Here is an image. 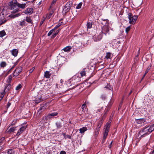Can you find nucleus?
Masks as SVG:
<instances>
[{"label": "nucleus", "instance_id": "obj_1", "mask_svg": "<svg viewBox=\"0 0 154 154\" xmlns=\"http://www.w3.org/2000/svg\"><path fill=\"white\" fill-rule=\"evenodd\" d=\"M154 130V124L151 126H148L143 128L139 132V134L141 135L140 137H143L145 135L149 134Z\"/></svg>", "mask_w": 154, "mask_h": 154}, {"label": "nucleus", "instance_id": "obj_2", "mask_svg": "<svg viewBox=\"0 0 154 154\" xmlns=\"http://www.w3.org/2000/svg\"><path fill=\"white\" fill-rule=\"evenodd\" d=\"M8 7L12 11L11 13H16L20 11L17 6V0H12L8 4Z\"/></svg>", "mask_w": 154, "mask_h": 154}, {"label": "nucleus", "instance_id": "obj_3", "mask_svg": "<svg viewBox=\"0 0 154 154\" xmlns=\"http://www.w3.org/2000/svg\"><path fill=\"white\" fill-rule=\"evenodd\" d=\"M111 121L109 120L108 122H107L106 125L104 127V129H105L103 133V139L102 141V143H104L105 141L109 132V130L110 127V123Z\"/></svg>", "mask_w": 154, "mask_h": 154}, {"label": "nucleus", "instance_id": "obj_4", "mask_svg": "<svg viewBox=\"0 0 154 154\" xmlns=\"http://www.w3.org/2000/svg\"><path fill=\"white\" fill-rule=\"evenodd\" d=\"M57 115V113L54 112L48 114L46 116L43 117L42 121L43 123H46L47 121L49 119H51L54 116H56Z\"/></svg>", "mask_w": 154, "mask_h": 154}, {"label": "nucleus", "instance_id": "obj_5", "mask_svg": "<svg viewBox=\"0 0 154 154\" xmlns=\"http://www.w3.org/2000/svg\"><path fill=\"white\" fill-rule=\"evenodd\" d=\"M138 18V16L136 15L134 16L132 14L129 13L128 14V18L129 20V23L131 24H134Z\"/></svg>", "mask_w": 154, "mask_h": 154}, {"label": "nucleus", "instance_id": "obj_6", "mask_svg": "<svg viewBox=\"0 0 154 154\" xmlns=\"http://www.w3.org/2000/svg\"><path fill=\"white\" fill-rule=\"evenodd\" d=\"M102 37V33L95 34L93 37V39L94 42L99 41Z\"/></svg>", "mask_w": 154, "mask_h": 154}, {"label": "nucleus", "instance_id": "obj_7", "mask_svg": "<svg viewBox=\"0 0 154 154\" xmlns=\"http://www.w3.org/2000/svg\"><path fill=\"white\" fill-rule=\"evenodd\" d=\"M7 21V20L5 18L4 14L1 13L0 14V26L5 23Z\"/></svg>", "mask_w": 154, "mask_h": 154}, {"label": "nucleus", "instance_id": "obj_8", "mask_svg": "<svg viewBox=\"0 0 154 154\" xmlns=\"http://www.w3.org/2000/svg\"><path fill=\"white\" fill-rule=\"evenodd\" d=\"M46 108V106L45 103H43L41 105V107L38 111L39 114L41 113L44 111Z\"/></svg>", "mask_w": 154, "mask_h": 154}, {"label": "nucleus", "instance_id": "obj_9", "mask_svg": "<svg viewBox=\"0 0 154 154\" xmlns=\"http://www.w3.org/2000/svg\"><path fill=\"white\" fill-rule=\"evenodd\" d=\"M26 126H23L20 128L19 130L17 132L16 134V135L19 136L25 130L26 128Z\"/></svg>", "mask_w": 154, "mask_h": 154}, {"label": "nucleus", "instance_id": "obj_10", "mask_svg": "<svg viewBox=\"0 0 154 154\" xmlns=\"http://www.w3.org/2000/svg\"><path fill=\"white\" fill-rule=\"evenodd\" d=\"M33 12V9L32 8H28L24 11V13L26 14L30 15Z\"/></svg>", "mask_w": 154, "mask_h": 154}, {"label": "nucleus", "instance_id": "obj_11", "mask_svg": "<svg viewBox=\"0 0 154 154\" xmlns=\"http://www.w3.org/2000/svg\"><path fill=\"white\" fill-rule=\"evenodd\" d=\"M70 9V4L68 3H67L64 6V7L63 8V10L65 13H66Z\"/></svg>", "mask_w": 154, "mask_h": 154}, {"label": "nucleus", "instance_id": "obj_12", "mask_svg": "<svg viewBox=\"0 0 154 154\" xmlns=\"http://www.w3.org/2000/svg\"><path fill=\"white\" fill-rule=\"evenodd\" d=\"M14 13H11V14L8 16V17L12 18H14L15 17H18L21 15L20 13H17V14H14Z\"/></svg>", "mask_w": 154, "mask_h": 154}, {"label": "nucleus", "instance_id": "obj_13", "mask_svg": "<svg viewBox=\"0 0 154 154\" xmlns=\"http://www.w3.org/2000/svg\"><path fill=\"white\" fill-rule=\"evenodd\" d=\"M17 6L18 7V8H21L22 9H24L26 7V4L25 3L24 4H20L18 3L17 1Z\"/></svg>", "mask_w": 154, "mask_h": 154}, {"label": "nucleus", "instance_id": "obj_14", "mask_svg": "<svg viewBox=\"0 0 154 154\" xmlns=\"http://www.w3.org/2000/svg\"><path fill=\"white\" fill-rule=\"evenodd\" d=\"M100 128L97 126L96 128L95 129L94 132L95 137H97L99 133Z\"/></svg>", "mask_w": 154, "mask_h": 154}, {"label": "nucleus", "instance_id": "obj_15", "mask_svg": "<svg viewBox=\"0 0 154 154\" xmlns=\"http://www.w3.org/2000/svg\"><path fill=\"white\" fill-rule=\"evenodd\" d=\"M87 130V128L86 127H84L81 128H80L79 129L80 133L84 134L85 132Z\"/></svg>", "mask_w": 154, "mask_h": 154}, {"label": "nucleus", "instance_id": "obj_16", "mask_svg": "<svg viewBox=\"0 0 154 154\" xmlns=\"http://www.w3.org/2000/svg\"><path fill=\"white\" fill-rule=\"evenodd\" d=\"M12 55L14 57H16L18 54V51L17 49H14L11 51Z\"/></svg>", "mask_w": 154, "mask_h": 154}, {"label": "nucleus", "instance_id": "obj_17", "mask_svg": "<svg viewBox=\"0 0 154 154\" xmlns=\"http://www.w3.org/2000/svg\"><path fill=\"white\" fill-rule=\"evenodd\" d=\"M109 31V28L106 26H105L103 29L102 32L106 34V33L108 32Z\"/></svg>", "mask_w": 154, "mask_h": 154}, {"label": "nucleus", "instance_id": "obj_18", "mask_svg": "<svg viewBox=\"0 0 154 154\" xmlns=\"http://www.w3.org/2000/svg\"><path fill=\"white\" fill-rule=\"evenodd\" d=\"M51 74L48 71H46L44 74V77L46 78H49L51 76Z\"/></svg>", "mask_w": 154, "mask_h": 154}, {"label": "nucleus", "instance_id": "obj_19", "mask_svg": "<svg viewBox=\"0 0 154 154\" xmlns=\"http://www.w3.org/2000/svg\"><path fill=\"white\" fill-rule=\"evenodd\" d=\"M22 70V67L21 66H19L16 69L15 71H16V73L20 74Z\"/></svg>", "mask_w": 154, "mask_h": 154}, {"label": "nucleus", "instance_id": "obj_20", "mask_svg": "<svg viewBox=\"0 0 154 154\" xmlns=\"http://www.w3.org/2000/svg\"><path fill=\"white\" fill-rule=\"evenodd\" d=\"M72 48V47L70 46H68L64 48L63 50L64 51L66 52H69Z\"/></svg>", "mask_w": 154, "mask_h": 154}, {"label": "nucleus", "instance_id": "obj_21", "mask_svg": "<svg viewBox=\"0 0 154 154\" xmlns=\"http://www.w3.org/2000/svg\"><path fill=\"white\" fill-rule=\"evenodd\" d=\"M145 121V120L144 118L138 119H137V122L138 123L141 124L144 122Z\"/></svg>", "mask_w": 154, "mask_h": 154}, {"label": "nucleus", "instance_id": "obj_22", "mask_svg": "<svg viewBox=\"0 0 154 154\" xmlns=\"http://www.w3.org/2000/svg\"><path fill=\"white\" fill-rule=\"evenodd\" d=\"M7 65V64L5 61H2L0 63V66L2 68H4Z\"/></svg>", "mask_w": 154, "mask_h": 154}, {"label": "nucleus", "instance_id": "obj_23", "mask_svg": "<svg viewBox=\"0 0 154 154\" xmlns=\"http://www.w3.org/2000/svg\"><path fill=\"white\" fill-rule=\"evenodd\" d=\"M6 35V32L4 30L0 31V37H2Z\"/></svg>", "mask_w": 154, "mask_h": 154}, {"label": "nucleus", "instance_id": "obj_24", "mask_svg": "<svg viewBox=\"0 0 154 154\" xmlns=\"http://www.w3.org/2000/svg\"><path fill=\"white\" fill-rule=\"evenodd\" d=\"M56 125L57 127V128H60L62 127V125L60 122H57L56 123Z\"/></svg>", "mask_w": 154, "mask_h": 154}, {"label": "nucleus", "instance_id": "obj_25", "mask_svg": "<svg viewBox=\"0 0 154 154\" xmlns=\"http://www.w3.org/2000/svg\"><path fill=\"white\" fill-rule=\"evenodd\" d=\"M26 21L24 20L20 21L19 23V25L21 26H25L26 24Z\"/></svg>", "mask_w": 154, "mask_h": 154}, {"label": "nucleus", "instance_id": "obj_26", "mask_svg": "<svg viewBox=\"0 0 154 154\" xmlns=\"http://www.w3.org/2000/svg\"><path fill=\"white\" fill-rule=\"evenodd\" d=\"M26 21L29 23H32V20L31 18L30 17H26Z\"/></svg>", "mask_w": 154, "mask_h": 154}, {"label": "nucleus", "instance_id": "obj_27", "mask_svg": "<svg viewBox=\"0 0 154 154\" xmlns=\"http://www.w3.org/2000/svg\"><path fill=\"white\" fill-rule=\"evenodd\" d=\"M80 74L81 75V76L82 77L83 76L86 75V72L83 69L82 71H81L80 72Z\"/></svg>", "mask_w": 154, "mask_h": 154}, {"label": "nucleus", "instance_id": "obj_28", "mask_svg": "<svg viewBox=\"0 0 154 154\" xmlns=\"http://www.w3.org/2000/svg\"><path fill=\"white\" fill-rule=\"evenodd\" d=\"M112 56V54L110 53H106L105 57L106 59H110L111 57Z\"/></svg>", "mask_w": 154, "mask_h": 154}, {"label": "nucleus", "instance_id": "obj_29", "mask_svg": "<svg viewBox=\"0 0 154 154\" xmlns=\"http://www.w3.org/2000/svg\"><path fill=\"white\" fill-rule=\"evenodd\" d=\"M53 13V11H51L49 13V14H47L46 16V18L48 19H50Z\"/></svg>", "mask_w": 154, "mask_h": 154}, {"label": "nucleus", "instance_id": "obj_30", "mask_svg": "<svg viewBox=\"0 0 154 154\" xmlns=\"http://www.w3.org/2000/svg\"><path fill=\"white\" fill-rule=\"evenodd\" d=\"M12 79V77L11 75H9L8 77V78L7 81L8 82V83H9L11 82V81Z\"/></svg>", "mask_w": 154, "mask_h": 154}, {"label": "nucleus", "instance_id": "obj_31", "mask_svg": "<svg viewBox=\"0 0 154 154\" xmlns=\"http://www.w3.org/2000/svg\"><path fill=\"white\" fill-rule=\"evenodd\" d=\"M82 4V2L79 3L76 7V8L77 9H80L81 8Z\"/></svg>", "mask_w": 154, "mask_h": 154}, {"label": "nucleus", "instance_id": "obj_32", "mask_svg": "<svg viewBox=\"0 0 154 154\" xmlns=\"http://www.w3.org/2000/svg\"><path fill=\"white\" fill-rule=\"evenodd\" d=\"M60 30L58 29L57 30L56 32L51 37V38H54L57 35V33H58V32H59Z\"/></svg>", "mask_w": 154, "mask_h": 154}, {"label": "nucleus", "instance_id": "obj_33", "mask_svg": "<svg viewBox=\"0 0 154 154\" xmlns=\"http://www.w3.org/2000/svg\"><path fill=\"white\" fill-rule=\"evenodd\" d=\"M55 30L54 29H52L51 30L48 34V36H50L53 33V32Z\"/></svg>", "mask_w": 154, "mask_h": 154}, {"label": "nucleus", "instance_id": "obj_34", "mask_svg": "<svg viewBox=\"0 0 154 154\" xmlns=\"http://www.w3.org/2000/svg\"><path fill=\"white\" fill-rule=\"evenodd\" d=\"M8 154H13L14 153L13 150L11 149H9L7 152Z\"/></svg>", "mask_w": 154, "mask_h": 154}, {"label": "nucleus", "instance_id": "obj_35", "mask_svg": "<svg viewBox=\"0 0 154 154\" xmlns=\"http://www.w3.org/2000/svg\"><path fill=\"white\" fill-rule=\"evenodd\" d=\"M22 87V85L21 84H19L16 88V90L17 91L19 90Z\"/></svg>", "mask_w": 154, "mask_h": 154}, {"label": "nucleus", "instance_id": "obj_36", "mask_svg": "<svg viewBox=\"0 0 154 154\" xmlns=\"http://www.w3.org/2000/svg\"><path fill=\"white\" fill-rule=\"evenodd\" d=\"M87 25L88 28L90 29L92 27V24L91 23H88Z\"/></svg>", "mask_w": 154, "mask_h": 154}, {"label": "nucleus", "instance_id": "obj_37", "mask_svg": "<svg viewBox=\"0 0 154 154\" xmlns=\"http://www.w3.org/2000/svg\"><path fill=\"white\" fill-rule=\"evenodd\" d=\"M42 100V99L41 97L38 98V99H37L35 100V102L36 103H38L41 102Z\"/></svg>", "mask_w": 154, "mask_h": 154}, {"label": "nucleus", "instance_id": "obj_38", "mask_svg": "<svg viewBox=\"0 0 154 154\" xmlns=\"http://www.w3.org/2000/svg\"><path fill=\"white\" fill-rule=\"evenodd\" d=\"M103 124V121L102 120L100 121V122L98 123L97 126L99 127L100 128L101 127Z\"/></svg>", "mask_w": 154, "mask_h": 154}, {"label": "nucleus", "instance_id": "obj_39", "mask_svg": "<svg viewBox=\"0 0 154 154\" xmlns=\"http://www.w3.org/2000/svg\"><path fill=\"white\" fill-rule=\"evenodd\" d=\"M11 87V86L10 85H8L6 87H5V89H4V91H8L9 90V89Z\"/></svg>", "mask_w": 154, "mask_h": 154}, {"label": "nucleus", "instance_id": "obj_40", "mask_svg": "<svg viewBox=\"0 0 154 154\" xmlns=\"http://www.w3.org/2000/svg\"><path fill=\"white\" fill-rule=\"evenodd\" d=\"M15 128L13 127L10 128L8 130L9 132H12L14 131L15 130Z\"/></svg>", "mask_w": 154, "mask_h": 154}, {"label": "nucleus", "instance_id": "obj_41", "mask_svg": "<svg viewBox=\"0 0 154 154\" xmlns=\"http://www.w3.org/2000/svg\"><path fill=\"white\" fill-rule=\"evenodd\" d=\"M130 29H131L130 26H129L128 27H127L125 29V32L127 33H128V32L130 31Z\"/></svg>", "mask_w": 154, "mask_h": 154}, {"label": "nucleus", "instance_id": "obj_42", "mask_svg": "<svg viewBox=\"0 0 154 154\" xmlns=\"http://www.w3.org/2000/svg\"><path fill=\"white\" fill-rule=\"evenodd\" d=\"M101 98L102 100H105L106 98V96L105 94H103L101 95Z\"/></svg>", "mask_w": 154, "mask_h": 154}, {"label": "nucleus", "instance_id": "obj_43", "mask_svg": "<svg viewBox=\"0 0 154 154\" xmlns=\"http://www.w3.org/2000/svg\"><path fill=\"white\" fill-rule=\"evenodd\" d=\"M149 70V69H147L146 70V71L145 73L143 75L142 79H143V78L145 77V75H146V74L148 73V71Z\"/></svg>", "mask_w": 154, "mask_h": 154}, {"label": "nucleus", "instance_id": "obj_44", "mask_svg": "<svg viewBox=\"0 0 154 154\" xmlns=\"http://www.w3.org/2000/svg\"><path fill=\"white\" fill-rule=\"evenodd\" d=\"M61 25V24L60 23H59L57 24L56 25V26L54 28V29L55 30L57 28L60 26Z\"/></svg>", "mask_w": 154, "mask_h": 154}, {"label": "nucleus", "instance_id": "obj_45", "mask_svg": "<svg viewBox=\"0 0 154 154\" xmlns=\"http://www.w3.org/2000/svg\"><path fill=\"white\" fill-rule=\"evenodd\" d=\"M105 88H107L109 90H111L112 89L111 87L109 85H107V86Z\"/></svg>", "mask_w": 154, "mask_h": 154}, {"label": "nucleus", "instance_id": "obj_46", "mask_svg": "<svg viewBox=\"0 0 154 154\" xmlns=\"http://www.w3.org/2000/svg\"><path fill=\"white\" fill-rule=\"evenodd\" d=\"M64 138L66 139L67 138H69V139H71V136L69 135H66L65 136V137Z\"/></svg>", "mask_w": 154, "mask_h": 154}, {"label": "nucleus", "instance_id": "obj_47", "mask_svg": "<svg viewBox=\"0 0 154 154\" xmlns=\"http://www.w3.org/2000/svg\"><path fill=\"white\" fill-rule=\"evenodd\" d=\"M35 68V67H33L31 69H30L29 70V72L30 73H32L34 69Z\"/></svg>", "mask_w": 154, "mask_h": 154}, {"label": "nucleus", "instance_id": "obj_48", "mask_svg": "<svg viewBox=\"0 0 154 154\" xmlns=\"http://www.w3.org/2000/svg\"><path fill=\"white\" fill-rule=\"evenodd\" d=\"M86 107V105H85V104H83L82 106V108L83 111L85 107Z\"/></svg>", "mask_w": 154, "mask_h": 154}, {"label": "nucleus", "instance_id": "obj_49", "mask_svg": "<svg viewBox=\"0 0 154 154\" xmlns=\"http://www.w3.org/2000/svg\"><path fill=\"white\" fill-rule=\"evenodd\" d=\"M101 20H102L104 22H106L105 24H106L107 23H108V21H109L107 19H102Z\"/></svg>", "mask_w": 154, "mask_h": 154}, {"label": "nucleus", "instance_id": "obj_50", "mask_svg": "<svg viewBox=\"0 0 154 154\" xmlns=\"http://www.w3.org/2000/svg\"><path fill=\"white\" fill-rule=\"evenodd\" d=\"M19 73H17L16 72V71H14V72L13 74V76H18L19 75Z\"/></svg>", "mask_w": 154, "mask_h": 154}, {"label": "nucleus", "instance_id": "obj_51", "mask_svg": "<svg viewBox=\"0 0 154 154\" xmlns=\"http://www.w3.org/2000/svg\"><path fill=\"white\" fill-rule=\"evenodd\" d=\"M11 103L8 102V103L7 105V108H8V107L10 106L11 105Z\"/></svg>", "mask_w": 154, "mask_h": 154}, {"label": "nucleus", "instance_id": "obj_52", "mask_svg": "<svg viewBox=\"0 0 154 154\" xmlns=\"http://www.w3.org/2000/svg\"><path fill=\"white\" fill-rule=\"evenodd\" d=\"M1 94V95H0V98H2V99L4 95V93L2 92Z\"/></svg>", "mask_w": 154, "mask_h": 154}, {"label": "nucleus", "instance_id": "obj_53", "mask_svg": "<svg viewBox=\"0 0 154 154\" xmlns=\"http://www.w3.org/2000/svg\"><path fill=\"white\" fill-rule=\"evenodd\" d=\"M60 154H66V152L65 151H62L60 152Z\"/></svg>", "mask_w": 154, "mask_h": 154}, {"label": "nucleus", "instance_id": "obj_54", "mask_svg": "<svg viewBox=\"0 0 154 154\" xmlns=\"http://www.w3.org/2000/svg\"><path fill=\"white\" fill-rule=\"evenodd\" d=\"M112 141L110 143V144L109 145V148H110L112 146Z\"/></svg>", "mask_w": 154, "mask_h": 154}, {"label": "nucleus", "instance_id": "obj_55", "mask_svg": "<svg viewBox=\"0 0 154 154\" xmlns=\"http://www.w3.org/2000/svg\"><path fill=\"white\" fill-rule=\"evenodd\" d=\"M140 49H139L138 50L137 54V55L136 56V57H138V56H139V54H140Z\"/></svg>", "mask_w": 154, "mask_h": 154}, {"label": "nucleus", "instance_id": "obj_56", "mask_svg": "<svg viewBox=\"0 0 154 154\" xmlns=\"http://www.w3.org/2000/svg\"><path fill=\"white\" fill-rule=\"evenodd\" d=\"M44 21H45V19H43V20H42L41 21L40 23V25H42Z\"/></svg>", "mask_w": 154, "mask_h": 154}, {"label": "nucleus", "instance_id": "obj_57", "mask_svg": "<svg viewBox=\"0 0 154 154\" xmlns=\"http://www.w3.org/2000/svg\"><path fill=\"white\" fill-rule=\"evenodd\" d=\"M89 103V102L88 101H85L84 104H85V105Z\"/></svg>", "mask_w": 154, "mask_h": 154}, {"label": "nucleus", "instance_id": "obj_58", "mask_svg": "<svg viewBox=\"0 0 154 154\" xmlns=\"http://www.w3.org/2000/svg\"><path fill=\"white\" fill-rule=\"evenodd\" d=\"M57 1V0H53L52 3L53 4V3H55Z\"/></svg>", "mask_w": 154, "mask_h": 154}, {"label": "nucleus", "instance_id": "obj_59", "mask_svg": "<svg viewBox=\"0 0 154 154\" xmlns=\"http://www.w3.org/2000/svg\"><path fill=\"white\" fill-rule=\"evenodd\" d=\"M63 135L64 137L65 138V136L66 135V134L65 133H63Z\"/></svg>", "mask_w": 154, "mask_h": 154}, {"label": "nucleus", "instance_id": "obj_60", "mask_svg": "<svg viewBox=\"0 0 154 154\" xmlns=\"http://www.w3.org/2000/svg\"><path fill=\"white\" fill-rule=\"evenodd\" d=\"M1 141H3L4 140V137H2L1 139Z\"/></svg>", "mask_w": 154, "mask_h": 154}, {"label": "nucleus", "instance_id": "obj_61", "mask_svg": "<svg viewBox=\"0 0 154 154\" xmlns=\"http://www.w3.org/2000/svg\"><path fill=\"white\" fill-rule=\"evenodd\" d=\"M12 69L11 68V69H9V70L8 71V73H9V72L11 71V70H12Z\"/></svg>", "mask_w": 154, "mask_h": 154}, {"label": "nucleus", "instance_id": "obj_62", "mask_svg": "<svg viewBox=\"0 0 154 154\" xmlns=\"http://www.w3.org/2000/svg\"><path fill=\"white\" fill-rule=\"evenodd\" d=\"M12 69L11 68V69H9V70L8 71V73H9V72L11 71V70H12Z\"/></svg>", "mask_w": 154, "mask_h": 154}, {"label": "nucleus", "instance_id": "obj_63", "mask_svg": "<svg viewBox=\"0 0 154 154\" xmlns=\"http://www.w3.org/2000/svg\"><path fill=\"white\" fill-rule=\"evenodd\" d=\"M151 154H154V149L153 150L152 152H151Z\"/></svg>", "mask_w": 154, "mask_h": 154}, {"label": "nucleus", "instance_id": "obj_64", "mask_svg": "<svg viewBox=\"0 0 154 154\" xmlns=\"http://www.w3.org/2000/svg\"><path fill=\"white\" fill-rule=\"evenodd\" d=\"M15 66V65H14V66H13L12 67V68H11V69H12L14 68V67Z\"/></svg>", "mask_w": 154, "mask_h": 154}]
</instances>
